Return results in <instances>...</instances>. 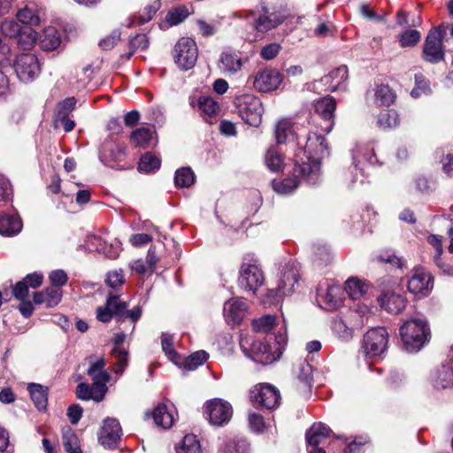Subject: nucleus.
Returning <instances> with one entry per match:
<instances>
[{
  "label": "nucleus",
  "mask_w": 453,
  "mask_h": 453,
  "mask_svg": "<svg viewBox=\"0 0 453 453\" xmlns=\"http://www.w3.org/2000/svg\"><path fill=\"white\" fill-rule=\"evenodd\" d=\"M303 147L298 148L294 163V175L304 180L308 185L321 182V160L329 156L325 138L316 133L303 134Z\"/></svg>",
  "instance_id": "obj_1"
},
{
  "label": "nucleus",
  "mask_w": 453,
  "mask_h": 453,
  "mask_svg": "<svg viewBox=\"0 0 453 453\" xmlns=\"http://www.w3.org/2000/svg\"><path fill=\"white\" fill-rule=\"evenodd\" d=\"M288 343L286 329L274 336L273 343L257 341L250 336L240 339V347L244 355L256 363L270 365L280 359Z\"/></svg>",
  "instance_id": "obj_2"
},
{
  "label": "nucleus",
  "mask_w": 453,
  "mask_h": 453,
  "mask_svg": "<svg viewBox=\"0 0 453 453\" xmlns=\"http://www.w3.org/2000/svg\"><path fill=\"white\" fill-rule=\"evenodd\" d=\"M403 347L408 352L419 351L430 340L428 322L424 318H411L400 327Z\"/></svg>",
  "instance_id": "obj_3"
},
{
  "label": "nucleus",
  "mask_w": 453,
  "mask_h": 453,
  "mask_svg": "<svg viewBox=\"0 0 453 453\" xmlns=\"http://www.w3.org/2000/svg\"><path fill=\"white\" fill-rule=\"evenodd\" d=\"M0 30L4 36L13 39L19 48L26 51L28 49V9L24 7L15 19L4 20Z\"/></svg>",
  "instance_id": "obj_4"
},
{
  "label": "nucleus",
  "mask_w": 453,
  "mask_h": 453,
  "mask_svg": "<svg viewBox=\"0 0 453 453\" xmlns=\"http://www.w3.org/2000/svg\"><path fill=\"white\" fill-rule=\"evenodd\" d=\"M264 273L258 260L253 256L246 255L240 266L238 284L245 291L253 294L263 285Z\"/></svg>",
  "instance_id": "obj_5"
},
{
  "label": "nucleus",
  "mask_w": 453,
  "mask_h": 453,
  "mask_svg": "<svg viewBox=\"0 0 453 453\" xmlns=\"http://www.w3.org/2000/svg\"><path fill=\"white\" fill-rule=\"evenodd\" d=\"M235 15L250 19L253 28L259 33H265L276 28L286 19L284 13L279 11H270L266 6H263L258 12L244 11Z\"/></svg>",
  "instance_id": "obj_6"
},
{
  "label": "nucleus",
  "mask_w": 453,
  "mask_h": 453,
  "mask_svg": "<svg viewBox=\"0 0 453 453\" xmlns=\"http://www.w3.org/2000/svg\"><path fill=\"white\" fill-rule=\"evenodd\" d=\"M234 104L241 119L251 127H258L262 121L264 108L260 99L254 95L243 94L235 97Z\"/></svg>",
  "instance_id": "obj_7"
},
{
  "label": "nucleus",
  "mask_w": 453,
  "mask_h": 453,
  "mask_svg": "<svg viewBox=\"0 0 453 453\" xmlns=\"http://www.w3.org/2000/svg\"><path fill=\"white\" fill-rule=\"evenodd\" d=\"M99 158L104 165L111 168L125 170L131 167L129 165L122 164L126 158V147L112 137L106 138L101 144Z\"/></svg>",
  "instance_id": "obj_8"
},
{
  "label": "nucleus",
  "mask_w": 453,
  "mask_h": 453,
  "mask_svg": "<svg viewBox=\"0 0 453 453\" xmlns=\"http://www.w3.org/2000/svg\"><path fill=\"white\" fill-rule=\"evenodd\" d=\"M388 333L383 326L371 328L362 341V351L367 358L380 357L388 349Z\"/></svg>",
  "instance_id": "obj_9"
},
{
  "label": "nucleus",
  "mask_w": 453,
  "mask_h": 453,
  "mask_svg": "<svg viewBox=\"0 0 453 453\" xmlns=\"http://www.w3.org/2000/svg\"><path fill=\"white\" fill-rule=\"evenodd\" d=\"M443 27H437L429 31L423 46V58L430 64H437L444 59L443 37L445 35Z\"/></svg>",
  "instance_id": "obj_10"
},
{
  "label": "nucleus",
  "mask_w": 453,
  "mask_h": 453,
  "mask_svg": "<svg viewBox=\"0 0 453 453\" xmlns=\"http://www.w3.org/2000/svg\"><path fill=\"white\" fill-rule=\"evenodd\" d=\"M198 57L196 42L189 37L180 38L174 46L173 59L177 66L183 71L192 69Z\"/></svg>",
  "instance_id": "obj_11"
},
{
  "label": "nucleus",
  "mask_w": 453,
  "mask_h": 453,
  "mask_svg": "<svg viewBox=\"0 0 453 453\" xmlns=\"http://www.w3.org/2000/svg\"><path fill=\"white\" fill-rule=\"evenodd\" d=\"M298 278L297 269L293 265H287L281 273L277 288L269 289L267 296L273 303H279L284 296L294 292Z\"/></svg>",
  "instance_id": "obj_12"
},
{
  "label": "nucleus",
  "mask_w": 453,
  "mask_h": 453,
  "mask_svg": "<svg viewBox=\"0 0 453 453\" xmlns=\"http://www.w3.org/2000/svg\"><path fill=\"white\" fill-rule=\"evenodd\" d=\"M282 81V74L278 70L265 68L256 73L253 78V87L258 92L267 93L277 89Z\"/></svg>",
  "instance_id": "obj_13"
},
{
  "label": "nucleus",
  "mask_w": 453,
  "mask_h": 453,
  "mask_svg": "<svg viewBox=\"0 0 453 453\" xmlns=\"http://www.w3.org/2000/svg\"><path fill=\"white\" fill-rule=\"evenodd\" d=\"M274 135L279 144L295 142L298 148L303 147V134L298 132V127L290 119L279 120L275 126Z\"/></svg>",
  "instance_id": "obj_14"
},
{
  "label": "nucleus",
  "mask_w": 453,
  "mask_h": 453,
  "mask_svg": "<svg viewBox=\"0 0 453 453\" xmlns=\"http://www.w3.org/2000/svg\"><path fill=\"white\" fill-rule=\"evenodd\" d=\"M205 409L210 423L216 426L226 424L233 413L230 403L221 399H213L207 402Z\"/></svg>",
  "instance_id": "obj_15"
},
{
  "label": "nucleus",
  "mask_w": 453,
  "mask_h": 453,
  "mask_svg": "<svg viewBox=\"0 0 453 453\" xmlns=\"http://www.w3.org/2000/svg\"><path fill=\"white\" fill-rule=\"evenodd\" d=\"M250 397L260 406L268 410L278 407L280 401V391L270 384H262L251 390Z\"/></svg>",
  "instance_id": "obj_16"
},
{
  "label": "nucleus",
  "mask_w": 453,
  "mask_h": 453,
  "mask_svg": "<svg viewBox=\"0 0 453 453\" xmlns=\"http://www.w3.org/2000/svg\"><path fill=\"white\" fill-rule=\"evenodd\" d=\"M121 436V426L118 419L107 418L104 420L98 434L99 442L105 449H115Z\"/></svg>",
  "instance_id": "obj_17"
},
{
  "label": "nucleus",
  "mask_w": 453,
  "mask_h": 453,
  "mask_svg": "<svg viewBox=\"0 0 453 453\" xmlns=\"http://www.w3.org/2000/svg\"><path fill=\"white\" fill-rule=\"evenodd\" d=\"M335 108L336 102L332 96L320 98L314 104L315 112L324 121V124H320V127L326 133H330L334 127Z\"/></svg>",
  "instance_id": "obj_18"
},
{
  "label": "nucleus",
  "mask_w": 453,
  "mask_h": 453,
  "mask_svg": "<svg viewBox=\"0 0 453 453\" xmlns=\"http://www.w3.org/2000/svg\"><path fill=\"white\" fill-rule=\"evenodd\" d=\"M38 43L40 48L45 51L56 50L61 43V34L54 27H48L38 35L30 28V44Z\"/></svg>",
  "instance_id": "obj_19"
},
{
  "label": "nucleus",
  "mask_w": 453,
  "mask_h": 453,
  "mask_svg": "<svg viewBox=\"0 0 453 453\" xmlns=\"http://www.w3.org/2000/svg\"><path fill=\"white\" fill-rule=\"evenodd\" d=\"M407 287L411 293L426 296L433 288V278L424 268L416 267Z\"/></svg>",
  "instance_id": "obj_20"
},
{
  "label": "nucleus",
  "mask_w": 453,
  "mask_h": 453,
  "mask_svg": "<svg viewBox=\"0 0 453 453\" xmlns=\"http://www.w3.org/2000/svg\"><path fill=\"white\" fill-rule=\"evenodd\" d=\"M295 373L298 390L303 396H308L313 383L312 366L306 361H300L296 365Z\"/></svg>",
  "instance_id": "obj_21"
},
{
  "label": "nucleus",
  "mask_w": 453,
  "mask_h": 453,
  "mask_svg": "<svg viewBox=\"0 0 453 453\" xmlns=\"http://www.w3.org/2000/svg\"><path fill=\"white\" fill-rule=\"evenodd\" d=\"M347 79L348 68L346 65H341L334 69L328 74L323 76L319 82L326 87L327 90L334 92L346 88Z\"/></svg>",
  "instance_id": "obj_22"
},
{
  "label": "nucleus",
  "mask_w": 453,
  "mask_h": 453,
  "mask_svg": "<svg viewBox=\"0 0 453 453\" xmlns=\"http://www.w3.org/2000/svg\"><path fill=\"white\" fill-rule=\"evenodd\" d=\"M125 312V302H121L118 296H111L104 307H98L96 311V318L102 322H109L112 316L115 315L120 318Z\"/></svg>",
  "instance_id": "obj_23"
},
{
  "label": "nucleus",
  "mask_w": 453,
  "mask_h": 453,
  "mask_svg": "<svg viewBox=\"0 0 453 453\" xmlns=\"http://www.w3.org/2000/svg\"><path fill=\"white\" fill-rule=\"evenodd\" d=\"M247 305L242 299H228L224 303L223 313L227 323L239 324L244 318Z\"/></svg>",
  "instance_id": "obj_24"
},
{
  "label": "nucleus",
  "mask_w": 453,
  "mask_h": 453,
  "mask_svg": "<svg viewBox=\"0 0 453 453\" xmlns=\"http://www.w3.org/2000/svg\"><path fill=\"white\" fill-rule=\"evenodd\" d=\"M63 291L61 288L49 287L40 292L33 294L34 303L36 304H44L47 308L57 306L62 300Z\"/></svg>",
  "instance_id": "obj_25"
},
{
  "label": "nucleus",
  "mask_w": 453,
  "mask_h": 453,
  "mask_svg": "<svg viewBox=\"0 0 453 453\" xmlns=\"http://www.w3.org/2000/svg\"><path fill=\"white\" fill-rule=\"evenodd\" d=\"M431 382L435 388L444 389L453 385V368L449 364L441 365L431 374Z\"/></svg>",
  "instance_id": "obj_26"
},
{
  "label": "nucleus",
  "mask_w": 453,
  "mask_h": 453,
  "mask_svg": "<svg viewBox=\"0 0 453 453\" xmlns=\"http://www.w3.org/2000/svg\"><path fill=\"white\" fill-rule=\"evenodd\" d=\"M9 287L12 288V296L21 303L19 306V311L25 318H28V275L25 276L14 286L10 284Z\"/></svg>",
  "instance_id": "obj_27"
},
{
  "label": "nucleus",
  "mask_w": 453,
  "mask_h": 453,
  "mask_svg": "<svg viewBox=\"0 0 453 453\" xmlns=\"http://www.w3.org/2000/svg\"><path fill=\"white\" fill-rule=\"evenodd\" d=\"M361 324H353L349 317L337 316L332 322V330L342 341H349L353 337L355 327H360Z\"/></svg>",
  "instance_id": "obj_28"
},
{
  "label": "nucleus",
  "mask_w": 453,
  "mask_h": 453,
  "mask_svg": "<svg viewBox=\"0 0 453 453\" xmlns=\"http://www.w3.org/2000/svg\"><path fill=\"white\" fill-rule=\"evenodd\" d=\"M352 158L355 169L358 170L361 174H363L364 172V168L362 167L363 164L367 163L371 165L380 164L373 150L369 147H357L352 151Z\"/></svg>",
  "instance_id": "obj_29"
},
{
  "label": "nucleus",
  "mask_w": 453,
  "mask_h": 453,
  "mask_svg": "<svg viewBox=\"0 0 453 453\" xmlns=\"http://www.w3.org/2000/svg\"><path fill=\"white\" fill-rule=\"evenodd\" d=\"M22 229V221L15 213H4L0 215V234L12 236Z\"/></svg>",
  "instance_id": "obj_30"
},
{
  "label": "nucleus",
  "mask_w": 453,
  "mask_h": 453,
  "mask_svg": "<svg viewBox=\"0 0 453 453\" xmlns=\"http://www.w3.org/2000/svg\"><path fill=\"white\" fill-rule=\"evenodd\" d=\"M380 307L391 313H400L405 307V299L395 293H383L378 299Z\"/></svg>",
  "instance_id": "obj_31"
},
{
  "label": "nucleus",
  "mask_w": 453,
  "mask_h": 453,
  "mask_svg": "<svg viewBox=\"0 0 453 453\" xmlns=\"http://www.w3.org/2000/svg\"><path fill=\"white\" fill-rule=\"evenodd\" d=\"M49 388L47 386L30 382V399L40 412H46L48 407Z\"/></svg>",
  "instance_id": "obj_32"
},
{
  "label": "nucleus",
  "mask_w": 453,
  "mask_h": 453,
  "mask_svg": "<svg viewBox=\"0 0 453 453\" xmlns=\"http://www.w3.org/2000/svg\"><path fill=\"white\" fill-rule=\"evenodd\" d=\"M242 65V59L237 54L227 51L222 52L219 67L225 75L235 74L241 70Z\"/></svg>",
  "instance_id": "obj_33"
},
{
  "label": "nucleus",
  "mask_w": 453,
  "mask_h": 453,
  "mask_svg": "<svg viewBox=\"0 0 453 453\" xmlns=\"http://www.w3.org/2000/svg\"><path fill=\"white\" fill-rule=\"evenodd\" d=\"M340 289L337 286L327 283L319 284L317 289V296L324 302L329 309L335 308L341 302L338 297Z\"/></svg>",
  "instance_id": "obj_34"
},
{
  "label": "nucleus",
  "mask_w": 453,
  "mask_h": 453,
  "mask_svg": "<svg viewBox=\"0 0 453 453\" xmlns=\"http://www.w3.org/2000/svg\"><path fill=\"white\" fill-rule=\"evenodd\" d=\"M330 428L321 423H314L306 432V441L310 447H317L330 434Z\"/></svg>",
  "instance_id": "obj_35"
},
{
  "label": "nucleus",
  "mask_w": 453,
  "mask_h": 453,
  "mask_svg": "<svg viewBox=\"0 0 453 453\" xmlns=\"http://www.w3.org/2000/svg\"><path fill=\"white\" fill-rule=\"evenodd\" d=\"M301 182H307L300 177L294 175V169L292 170V176L285 178L281 180H273L272 181V187L273 190L280 195H290L299 186Z\"/></svg>",
  "instance_id": "obj_36"
},
{
  "label": "nucleus",
  "mask_w": 453,
  "mask_h": 453,
  "mask_svg": "<svg viewBox=\"0 0 453 453\" xmlns=\"http://www.w3.org/2000/svg\"><path fill=\"white\" fill-rule=\"evenodd\" d=\"M368 284L365 280H360L357 277H351L345 281V291L352 300H358L368 290Z\"/></svg>",
  "instance_id": "obj_37"
},
{
  "label": "nucleus",
  "mask_w": 453,
  "mask_h": 453,
  "mask_svg": "<svg viewBox=\"0 0 453 453\" xmlns=\"http://www.w3.org/2000/svg\"><path fill=\"white\" fill-rule=\"evenodd\" d=\"M152 417L155 424L165 429L170 428L174 423L173 413L165 403H160L154 409Z\"/></svg>",
  "instance_id": "obj_38"
},
{
  "label": "nucleus",
  "mask_w": 453,
  "mask_h": 453,
  "mask_svg": "<svg viewBox=\"0 0 453 453\" xmlns=\"http://www.w3.org/2000/svg\"><path fill=\"white\" fill-rule=\"evenodd\" d=\"M62 442L68 453H82L79 438L70 426L62 429Z\"/></svg>",
  "instance_id": "obj_39"
},
{
  "label": "nucleus",
  "mask_w": 453,
  "mask_h": 453,
  "mask_svg": "<svg viewBox=\"0 0 453 453\" xmlns=\"http://www.w3.org/2000/svg\"><path fill=\"white\" fill-rule=\"evenodd\" d=\"M111 356L114 360L112 370L119 377L128 365V351L125 348L111 349Z\"/></svg>",
  "instance_id": "obj_40"
},
{
  "label": "nucleus",
  "mask_w": 453,
  "mask_h": 453,
  "mask_svg": "<svg viewBox=\"0 0 453 453\" xmlns=\"http://www.w3.org/2000/svg\"><path fill=\"white\" fill-rule=\"evenodd\" d=\"M155 131L153 127H140L135 129L131 134L132 142L138 147L146 148L153 140Z\"/></svg>",
  "instance_id": "obj_41"
},
{
  "label": "nucleus",
  "mask_w": 453,
  "mask_h": 453,
  "mask_svg": "<svg viewBox=\"0 0 453 453\" xmlns=\"http://www.w3.org/2000/svg\"><path fill=\"white\" fill-rule=\"evenodd\" d=\"M93 380L92 386L96 389L98 396H96V402H101L107 391L106 384L110 381L111 376L106 372H100L95 374L89 375Z\"/></svg>",
  "instance_id": "obj_42"
},
{
  "label": "nucleus",
  "mask_w": 453,
  "mask_h": 453,
  "mask_svg": "<svg viewBox=\"0 0 453 453\" xmlns=\"http://www.w3.org/2000/svg\"><path fill=\"white\" fill-rule=\"evenodd\" d=\"M250 446L246 440H228L219 448V453H249Z\"/></svg>",
  "instance_id": "obj_43"
},
{
  "label": "nucleus",
  "mask_w": 453,
  "mask_h": 453,
  "mask_svg": "<svg viewBox=\"0 0 453 453\" xmlns=\"http://www.w3.org/2000/svg\"><path fill=\"white\" fill-rule=\"evenodd\" d=\"M161 165V160L158 157L147 152L142 155L138 164V171L141 173H150L158 170Z\"/></svg>",
  "instance_id": "obj_44"
},
{
  "label": "nucleus",
  "mask_w": 453,
  "mask_h": 453,
  "mask_svg": "<svg viewBox=\"0 0 453 453\" xmlns=\"http://www.w3.org/2000/svg\"><path fill=\"white\" fill-rule=\"evenodd\" d=\"M195 173L190 167H181L175 172L174 183L178 188H188L195 182Z\"/></svg>",
  "instance_id": "obj_45"
},
{
  "label": "nucleus",
  "mask_w": 453,
  "mask_h": 453,
  "mask_svg": "<svg viewBox=\"0 0 453 453\" xmlns=\"http://www.w3.org/2000/svg\"><path fill=\"white\" fill-rule=\"evenodd\" d=\"M265 163L270 171L278 173L282 170L283 157L276 148L272 147L266 151Z\"/></svg>",
  "instance_id": "obj_46"
},
{
  "label": "nucleus",
  "mask_w": 453,
  "mask_h": 453,
  "mask_svg": "<svg viewBox=\"0 0 453 453\" xmlns=\"http://www.w3.org/2000/svg\"><path fill=\"white\" fill-rule=\"evenodd\" d=\"M377 123L382 129H391L399 124L398 113L395 110H385L379 114Z\"/></svg>",
  "instance_id": "obj_47"
},
{
  "label": "nucleus",
  "mask_w": 453,
  "mask_h": 453,
  "mask_svg": "<svg viewBox=\"0 0 453 453\" xmlns=\"http://www.w3.org/2000/svg\"><path fill=\"white\" fill-rule=\"evenodd\" d=\"M176 453H202L201 445L195 434L184 436L181 444L176 448Z\"/></svg>",
  "instance_id": "obj_48"
},
{
  "label": "nucleus",
  "mask_w": 453,
  "mask_h": 453,
  "mask_svg": "<svg viewBox=\"0 0 453 453\" xmlns=\"http://www.w3.org/2000/svg\"><path fill=\"white\" fill-rule=\"evenodd\" d=\"M199 110L203 114V118L212 117L219 111V104L211 96H200L198 99Z\"/></svg>",
  "instance_id": "obj_49"
},
{
  "label": "nucleus",
  "mask_w": 453,
  "mask_h": 453,
  "mask_svg": "<svg viewBox=\"0 0 453 453\" xmlns=\"http://www.w3.org/2000/svg\"><path fill=\"white\" fill-rule=\"evenodd\" d=\"M14 70L17 77L23 82L28 81V55L26 52L19 54L14 62Z\"/></svg>",
  "instance_id": "obj_50"
},
{
  "label": "nucleus",
  "mask_w": 453,
  "mask_h": 453,
  "mask_svg": "<svg viewBox=\"0 0 453 453\" xmlns=\"http://www.w3.org/2000/svg\"><path fill=\"white\" fill-rule=\"evenodd\" d=\"M209 357L205 350H198L189 355L184 361V368L188 371L196 370L202 365Z\"/></svg>",
  "instance_id": "obj_51"
},
{
  "label": "nucleus",
  "mask_w": 453,
  "mask_h": 453,
  "mask_svg": "<svg viewBox=\"0 0 453 453\" xmlns=\"http://www.w3.org/2000/svg\"><path fill=\"white\" fill-rule=\"evenodd\" d=\"M276 325V317L273 315H265L252 321L253 329L258 333H268Z\"/></svg>",
  "instance_id": "obj_52"
},
{
  "label": "nucleus",
  "mask_w": 453,
  "mask_h": 453,
  "mask_svg": "<svg viewBox=\"0 0 453 453\" xmlns=\"http://www.w3.org/2000/svg\"><path fill=\"white\" fill-rule=\"evenodd\" d=\"M395 100V95L387 85H380L375 92V103L378 105H390Z\"/></svg>",
  "instance_id": "obj_53"
},
{
  "label": "nucleus",
  "mask_w": 453,
  "mask_h": 453,
  "mask_svg": "<svg viewBox=\"0 0 453 453\" xmlns=\"http://www.w3.org/2000/svg\"><path fill=\"white\" fill-rule=\"evenodd\" d=\"M161 346H162L163 351L168 357V358L171 361L177 363V361L180 358V356L177 353V351L174 349L173 336L168 334H165V333L162 334Z\"/></svg>",
  "instance_id": "obj_54"
},
{
  "label": "nucleus",
  "mask_w": 453,
  "mask_h": 453,
  "mask_svg": "<svg viewBox=\"0 0 453 453\" xmlns=\"http://www.w3.org/2000/svg\"><path fill=\"white\" fill-rule=\"evenodd\" d=\"M76 104L74 97H67L57 104L54 118H65L73 111Z\"/></svg>",
  "instance_id": "obj_55"
},
{
  "label": "nucleus",
  "mask_w": 453,
  "mask_h": 453,
  "mask_svg": "<svg viewBox=\"0 0 453 453\" xmlns=\"http://www.w3.org/2000/svg\"><path fill=\"white\" fill-rule=\"evenodd\" d=\"M430 93L429 81L422 73L415 74V88L411 90V95L412 97L418 98L422 94Z\"/></svg>",
  "instance_id": "obj_56"
},
{
  "label": "nucleus",
  "mask_w": 453,
  "mask_h": 453,
  "mask_svg": "<svg viewBox=\"0 0 453 453\" xmlns=\"http://www.w3.org/2000/svg\"><path fill=\"white\" fill-rule=\"evenodd\" d=\"M188 16V9L185 6H179L167 13L165 20L170 26H176L181 23Z\"/></svg>",
  "instance_id": "obj_57"
},
{
  "label": "nucleus",
  "mask_w": 453,
  "mask_h": 453,
  "mask_svg": "<svg viewBox=\"0 0 453 453\" xmlns=\"http://www.w3.org/2000/svg\"><path fill=\"white\" fill-rule=\"evenodd\" d=\"M420 38V33L418 30L409 29L400 35L399 42L402 47H411L416 45Z\"/></svg>",
  "instance_id": "obj_58"
},
{
  "label": "nucleus",
  "mask_w": 453,
  "mask_h": 453,
  "mask_svg": "<svg viewBox=\"0 0 453 453\" xmlns=\"http://www.w3.org/2000/svg\"><path fill=\"white\" fill-rule=\"evenodd\" d=\"M76 395L77 397L81 400H90L93 399L96 401V396L98 394L96 393V389L91 385L89 386L87 383H80L76 388Z\"/></svg>",
  "instance_id": "obj_59"
},
{
  "label": "nucleus",
  "mask_w": 453,
  "mask_h": 453,
  "mask_svg": "<svg viewBox=\"0 0 453 453\" xmlns=\"http://www.w3.org/2000/svg\"><path fill=\"white\" fill-rule=\"evenodd\" d=\"M49 279L52 284L51 287L60 288L66 284L68 280L67 273L61 269L54 270L49 274Z\"/></svg>",
  "instance_id": "obj_60"
},
{
  "label": "nucleus",
  "mask_w": 453,
  "mask_h": 453,
  "mask_svg": "<svg viewBox=\"0 0 453 453\" xmlns=\"http://www.w3.org/2000/svg\"><path fill=\"white\" fill-rule=\"evenodd\" d=\"M129 46L133 49V51L128 53L127 58H130L134 51L137 49L145 50L149 46V40L144 34H139L129 41Z\"/></svg>",
  "instance_id": "obj_61"
},
{
  "label": "nucleus",
  "mask_w": 453,
  "mask_h": 453,
  "mask_svg": "<svg viewBox=\"0 0 453 453\" xmlns=\"http://www.w3.org/2000/svg\"><path fill=\"white\" fill-rule=\"evenodd\" d=\"M280 49L281 47L279 43H269L261 49L260 56L265 60L273 59L279 54Z\"/></svg>",
  "instance_id": "obj_62"
},
{
  "label": "nucleus",
  "mask_w": 453,
  "mask_h": 453,
  "mask_svg": "<svg viewBox=\"0 0 453 453\" xmlns=\"http://www.w3.org/2000/svg\"><path fill=\"white\" fill-rule=\"evenodd\" d=\"M105 282L112 288L121 286L125 282L122 270H115L108 273Z\"/></svg>",
  "instance_id": "obj_63"
},
{
  "label": "nucleus",
  "mask_w": 453,
  "mask_h": 453,
  "mask_svg": "<svg viewBox=\"0 0 453 453\" xmlns=\"http://www.w3.org/2000/svg\"><path fill=\"white\" fill-rule=\"evenodd\" d=\"M120 39V32L119 30H114L111 32V34L104 39H102L99 42V46L104 50H108L114 47V45L117 44V42Z\"/></svg>",
  "instance_id": "obj_64"
}]
</instances>
